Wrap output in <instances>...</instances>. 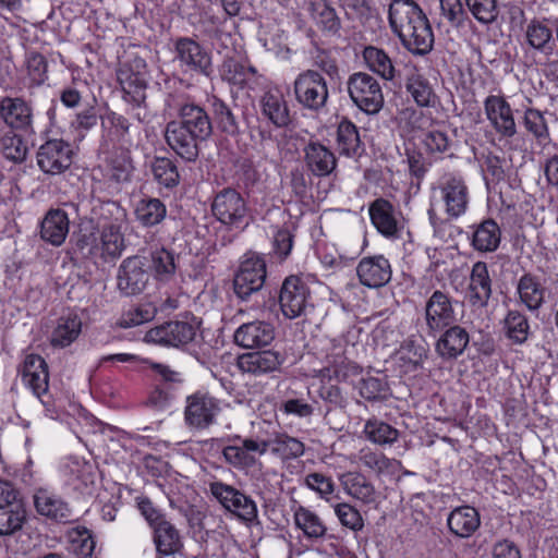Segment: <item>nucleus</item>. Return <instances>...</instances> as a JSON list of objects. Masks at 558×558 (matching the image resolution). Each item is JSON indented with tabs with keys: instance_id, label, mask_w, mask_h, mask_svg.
Returning <instances> with one entry per match:
<instances>
[{
	"instance_id": "19",
	"label": "nucleus",
	"mask_w": 558,
	"mask_h": 558,
	"mask_svg": "<svg viewBox=\"0 0 558 558\" xmlns=\"http://www.w3.org/2000/svg\"><path fill=\"white\" fill-rule=\"evenodd\" d=\"M146 258L131 256L125 258L118 269V288L126 296L142 293L149 280Z\"/></svg>"
},
{
	"instance_id": "5",
	"label": "nucleus",
	"mask_w": 558,
	"mask_h": 558,
	"mask_svg": "<svg viewBox=\"0 0 558 558\" xmlns=\"http://www.w3.org/2000/svg\"><path fill=\"white\" fill-rule=\"evenodd\" d=\"M267 277L266 262L256 253H247L240 263L233 278V291L242 301L258 293L265 284Z\"/></svg>"
},
{
	"instance_id": "31",
	"label": "nucleus",
	"mask_w": 558,
	"mask_h": 558,
	"mask_svg": "<svg viewBox=\"0 0 558 558\" xmlns=\"http://www.w3.org/2000/svg\"><path fill=\"white\" fill-rule=\"evenodd\" d=\"M492 279L485 262H476L472 266L468 286V298L472 306H487L492 296Z\"/></svg>"
},
{
	"instance_id": "33",
	"label": "nucleus",
	"mask_w": 558,
	"mask_h": 558,
	"mask_svg": "<svg viewBox=\"0 0 558 558\" xmlns=\"http://www.w3.org/2000/svg\"><path fill=\"white\" fill-rule=\"evenodd\" d=\"M262 116L276 128H287L291 121L290 109L284 96L279 92H266L259 99Z\"/></svg>"
},
{
	"instance_id": "4",
	"label": "nucleus",
	"mask_w": 558,
	"mask_h": 558,
	"mask_svg": "<svg viewBox=\"0 0 558 558\" xmlns=\"http://www.w3.org/2000/svg\"><path fill=\"white\" fill-rule=\"evenodd\" d=\"M211 213L226 230L242 232L248 226L247 203L235 189L219 191L211 203Z\"/></svg>"
},
{
	"instance_id": "51",
	"label": "nucleus",
	"mask_w": 558,
	"mask_h": 558,
	"mask_svg": "<svg viewBox=\"0 0 558 558\" xmlns=\"http://www.w3.org/2000/svg\"><path fill=\"white\" fill-rule=\"evenodd\" d=\"M507 338L515 344L524 343L530 336L527 317L519 311H509L504 320Z\"/></svg>"
},
{
	"instance_id": "2",
	"label": "nucleus",
	"mask_w": 558,
	"mask_h": 558,
	"mask_svg": "<svg viewBox=\"0 0 558 558\" xmlns=\"http://www.w3.org/2000/svg\"><path fill=\"white\" fill-rule=\"evenodd\" d=\"M388 20L392 32L403 47L417 56H425L433 49L434 34L423 10L413 0H392Z\"/></svg>"
},
{
	"instance_id": "27",
	"label": "nucleus",
	"mask_w": 558,
	"mask_h": 558,
	"mask_svg": "<svg viewBox=\"0 0 558 558\" xmlns=\"http://www.w3.org/2000/svg\"><path fill=\"white\" fill-rule=\"evenodd\" d=\"M304 162L315 177H328L337 168V158L331 149L317 141L308 142L304 148Z\"/></svg>"
},
{
	"instance_id": "17",
	"label": "nucleus",
	"mask_w": 558,
	"mask_h": 558,
	"mask_svg": "<svg viewBox=\"0 0 558 558\" xmlns=\"http://www.w3.org/2000/svg\"><path fill=\"white\" fill-rule=\"evenodd\" d=\"M221 411L219 400L204 392H196L186 399L184 420L189 427L205 429L216 422Z\"/></svg>"
},
{
	"instance_id": "37",
	"label": "nucleus",
	"mask_w": 558,
	"mask_h": 558,
	"mask_svg": "<svg viewBox=\"0 0 558 558\" xmlns=\"http://www.w3.org/2000/svg\"><path fill=\"white\" fill-rule=\"evenodd\" d=\"M501 242V230L498 223L487 218L474 226L472 233L471 245L481 253L495 252Z\"/></svg>"
},
{
	"instance_id": "41",
	"label": "nucleus",
	"mask_w": 558,
	"mask_h": 558,
	"mask_svg": "<svg viewBox=\"0 0 558 558\" xmlns=\"http://www.w3.org/2000/svg\"><path fill=\"white\" fill-rule=\"evenodd\" d=\"M36 510L41 515L57 521H69L71 511L66 502L46 489H38L34 496Z\"/></svg>"
},
{
	"instance_id": "12",
	"label": "nucleus",
	"mask_w": 558,
	"mask_h": 558,
	"mask_svg": "<svg viewBox=\"0 0 558 558\" xmlns=\"http://www.w3.org/2000/svg\"><path fill=\"white\" fill-rule=\"evenodd\" d=\"M117 78L124 94V99L141 107L146 99L147 71L145 60L136 57L131 62H124L117 72Z\"/></svg>"
},
{
	"instance_id": "63",
	"label": "nucleus",
	"mask_w": 558,
	"mask_h": 558,
	"mask_svg": "<svg viewBox=\"0 0 558 558\" xmlns=\"http://www.w3.org/2000/svg\"><path fill=\"white\" fill-rule=\"evenodd\" d=\"M150 369L159 376V383L157 386H165V388H171L175 393L178 387L182 384L183 379L181 374L171 369L168 365L148 362Z\"/></svg>"
},
{
	"instance_id": "38",
	"label": "nucleus",
	"mask_w": 558,
	"mask_h": 558,
	"mask_svg": "<svg viewBox=\"0 0 558 558\" xmlns=\"http://www.w3.org/2000/svg\"><path fill=\"white\" fill-rule=\"evenodd\" d=\"M340 483L348 495L371 505L377 499L373 483L360 472H347L340 475Z\"/></svg>"
},
{
	"instance_id": "59",
	"label": "nucleus",
	"mask_w": 558,
	"mask_h": 558,
	"mask_svg": "<svg viewBox=\"0 0 558 558\" xmlns=\"http://www.w3.org/2000/svg\"><path fill=\"white\" fill-rule=\"evenodd\" d=\"M2 151L5 159L13 162H22L27 155V145L19 135L4 136L2 138Z\"/></svg>"
},
{
	"instance_id": "45",
	"label": "nucleus",
	"mask_w": 558,
	"mask_h": 558,
	"mask_svg": "<svg viewBox=\"0 0 558 558\" xmlns=\"http://www.w3.org/2000/svg\"><path fill=\"white\" fill-rule=\"evenodd\" d=\"M517 290L521 302L530 310H538L544 302L545 289L532 274H524L518 282Z\"/></svg>"
},
{
	"instance_id": "24",
	"label": "nucleus",
	"mask_w": 558,
	"mask_h": 558,
	"mask_svg": "<svg viewBox=\"0 0 558 558\" xmlns=\"http://www.w3.org/2000/svg\"><path fill=\"white\" fill-rule=\"evenodd\" d=\"M554 28L546 20L532 19L523 32L522 47L525 51H533L544 56H551L555 48Z\"/></svg>"
},
{
	"instance_id": "29",
	"label": "nucleus",
	"mask_w": 558,
	"mask_h": 558,
	"mask_svg": "<svg viewBox=\"0 0 558 558\" xmlns=\"http://www.w3.org/2000/svg\"><path fill=\"white\" fill-rule=\"evenodd\" d=\"M447 527L457 538H470L481 526V515L474 507L459 506L447 515Z\"/></svg>"
},
{
	"instance_id": "44",
	"label": "nucleus",
	"mask_w": 558,
	"mask_h": 558,
	"mask_svg": "<svg viewBox=\"0 0 558 558\" xmlns=\"http://www.w3.org/2000/svg\"><path fill=\"white\" fill-rule=\"evenodd\" d=\"M154 181L161 187L172 190L180 182V174L174 160L168 157H154L149 165Z\"/></svg>"
},
{
	"instance_id": "34",
	"label": "nucleus",
	"mask_w": 558,
	"mask_h": 558,
	"mask_svg": "<svg viewBox=\"0 0 558 558\" xmlns=\"http://www.w3.org/2000/svg\"><path fill=\"white\" fill-rule=\"evenodd\" d=\"M70 220L68 214L60 209H50L40 225V236L54 246H60L69 233Z\"/></svg>"
},
{
	"instance_id": "26",
	"label": "nucleus",
	"mask_w": 558,
	"mask_h": 558,
	"mask_svg": "<svg viewBox=\"0 0 558 558\" xmlns=\"http://www.w3.org/2000/svg\"><path fill=\"white\" fill-rule=\"evenodd\" d=\"M487 119L494 129L504 137H512L517 133V125L510 105L500 96L490 95L484 101Z\"/></svg>"
},
{
	"instance_id": "14",
	"label": "nucleus",
	"mask_w": 558,
	"mask_h": 558,
	"mask_svg": "<svg viewBox=\"0 0 558 558\" xmlns=\"http://www.w3.org/2000/svg\"><path fill=\"white\" fill-rule=\"evenodd\" d=\"M38 168L48 175L65 172L73 162V149L63 140H48L36 153Z\"/></svg>"
},
{
	"instance_id": "47",
	"label": "nucleus",
	"mask_w": 558,
	"mask_h": 558,
	"mask_svg": "<svg viewBox=\"0 0 558 558\" xmlns=\"http://www.w3.org/2000/svg\"><path fill=\"white\" fill-rule=\"evenodd\" d=\"M293 519L296 527L302 530L304 536L308 539L322 538L327 532L322 519L303 506H299L294 510Z\"/></svg>"
},
{
	"instance_id": "46",
	"label": "nucleus",
	"mask_w": 558,
	"mask_h": 558,
	"mask_svg": "<svg viewBox=\"0 0 558 558\" xmlns=\"http://www.w3.org/2000/svg\"><path fill=\"white\" fill-rule=\"evenodd\" d=\"M81 329L82 322L76 315L61 316L52 331L51 344L59 348L70 345L78 337Z\"/></svg>"
},
{
	"instance_id": "49",
	"label": "nucleus",
	"mask_w": 558,
	"mask_h": 558,
	"mask_svg": "<svg viewBox=\"0 0 558 558\" xmlns=\"http://www.w3.org/2000/svg\"><path fill=\"white\" fill-rule=\"evenodd\" d=\"M366 438L379 446L392 445L399 438V430L388 423L377 418H368L363 429Z\"/></svg>"
},
{
	"instance_id": "39",
	"label": "nucleus",
	"mask_w": 558,
	"mask_h": 558,
	"mask_svg": "<svg viewBox=\"0 0 558 558\" xmlns=\"http://www.w3.org/2000/svg\"><path fill=\"white\" fill-rule=\"evenodd\" d=\"M136 221L146 228L161 223L167 216V207L159 198L143 195L134 205Z\"/></svg>"
},
{
	"instance_id": "43",
	"label": "nucleus",
	"mask_w": 558,
	"mask_h": 558,
	"mask_svg": "<svg viewBox=\"0 0 558 558\" xmlns=\"http://www.w3.org/2000/svg\"><path fill=\"white\" fill-rule=\"evenodd\" d=\"M146 267L149 268L155 279L169 281L177 269L174 253L165 247L155 248L149 253V264Z\"/></svg>"
},
{
	"instance_id": "32",
	"label": "nucleus",
	"mask_w": 558,
	"mask_h": 558,
	"mask_svg": "<svg viewBox=\"0 0 558 558\" xmlns=\"http://www.w3.org/2000/svg\"><path fill=\"white\" fill-rule=\"evenodd\" d=\"M153 541L158 558L182 554L184 547L180 531L168 520L153 529Z\"/></svg>"
},
{
	"instance_id": "48",
	"label": "nucleus",
	"mask_w": 558,
	"mask_h": 558,
	"mask_svg": "<svg viewBox=\"0 0 558 558\" xmlns=\"http://www.w3.org/2000/svg\"><path fill=\"white\" fill-rule=\"evenodd\" d=\"M405 88L417 106L432 107L435 105L436 95L434 89L423 75L418 73L408 75Z\"/></svg>"
},
{
	"instance_id": "54",
	"label": "nucleus",
	"mask_w": 558,
	"mask_h": 558,
	"mask_svg": "<svg viewBox=\"0 0 558 558\" xmlns=\"http://www.w3.org/2000/svg\"><path fill=\"white\" fill-rule=\"evenodd\" d=\"M364 59L373 72H376L385 80L393 77L395 68L388 54L376 47H367L364 50Z\"/></svg>"
},
{
	"instance_id": "30",
	"label": "nucleus",
	"mask_w": 558,
	"mask_h": 558,
	"mask_svg": "<svg viewBox=\"0 0 558 558\" xmlns=\"http://www.w3.org/2000/svg\"><path fill=\"white\" fill-rule=\"evenodd\" d=\"M439 335L435 350L444 360L458 359L463 354L470 342L469 332L457 323L447 327Z\"/></svg>"
},
{
	"instance_id": "6",
	"label": "nucleus",
	"mask_w": 558,
	"mask_h": 558,
	"mask_svg": "<svg viewBox=\"0 0 558 558\" xmlns=\"http://www.w3.org/2000/svg\"><path fill=\"white\" fill-rule=\"evenodd\" d=\"M298 104L310 111L319 112L326 107L329 92L325 77L315 70L300 73L293 84Z\"/></svg>"
},
{
	"instance_id": "20",
	"label": "nucleus",
	"mask_w": 558,
	"mask_h": 558,
	"mask_svg": "<svg viewBox=\"0 0 558 558\" xmlns=\"http://www.w3.org/2000/svg\"><path fill=\"white\" fill-rule=\"evenodd\" d=\"M23 381L33 393L40 399L43 405L50 411L53 407L48 395L49 373L46 361L37 354L26 356L22 373Z\"/></svg>"
},
{
	"instance_id": "21",
	"label": "nucleus",
	"mask_w": 558,
	"mask_h": 558,
	"mask_svg": "<svg viewBox=\"0 0 558 558\" xmlns=\"http://www.w3.org/2000/svg\"><path fill=\"white\" fill-rule=\"evenodd\" d=\"M220 76L225 82L241 89H254L263 78L255 66L231 56L225 57L220 66Z\"/></svg>"
},
{
	"instance_id": "60",
	"label": "nucleus",
	"mask_w": 558,
	"mask_h": 558,
	"mask_svg": "<svg viewBox=\"0 0 558 558\" xmlns=\"http://www.w3.org/2000/svg\"><path fill=\"white\" fill-rule=\"evenodd\" d=\"M335 512L343 526L352 531H360L363 529V518L360 511L353 506L345 502L337 504L335 506Z\"/></svg>"
},
{
	"instance_id": "28",
	"label": "nucleus",
	"mask_w": 558,
	"mask_h": 558,
	"mask_svg": "<svg viewBox=\"0 0 558 558\" xmlns=\"http://www.w3.org/2000/svg\"><path fill=\"white\" fill-rule=\"evenodd\" d=\"M0 117L12 129L22 131L32 129V106L21 97H3L0 100Z\"/></svg>"
},
{
	"instance_id": "42",
	"label": "nucleus",
	"mask_w": 558,
	"mask_h": 558,
	"mask_svg": "<svg viewBox=\"0 0 558 558\" xmlns=\"http://www.w3.org/2000/svg\"><path fill=\"white\" fill-rule=\"evenodd\" d=\"M268 450L282 461L295 460L304 454L305 445L287 433H275L268 438Z\"/></svg>"
},
{
	"instance_id": "64",
	"label": "nucleus",
	"mask_w": 558,
	"mask_h": 558,
	"mask_svg": "<svg viewBox=\"0 0 558 558\" xmlns=\"http://www.w3.org/2000/svg\"><path fill=\"white\" fill-rule=\"evenodd\" d=\"M150 369L159 376V383L157 386H165V388H171L175 393L178 387L182 384L183 379L181 374L171 369L168 365L148 362Z\"/></svg>"
},
{
	"instance_id": "57",
	"label": "nucleus",
	"mask_w": 558,
	"mask_h": 558,
	"mask_svg": "<svg viewBox=\"0 0 558 558\" xmlns=\"http://www.w3.org/2000/svg\"><path fill=\"white\" fill-rule=\"evenodd\" d=\"M26 520V509L0 508V535H11L22 529Z\"/></svg>"
},
{
	"instance_id": "22",
	"label": "nucleus",
	"mask_w": 558,
	"mask_h": 558,
	"mask_svg": "<svg viewBox=\"0 0 558 558\" xmlns=\"http://www.w3.org/2000/svg\"><path fill=\"white\" fill-rule=\"evenodd\" d=\"M369 217L379 233L386 238H399L403 228L401 213L385 198H376L371 203Z\"/></svg>"
},
{
	"instance_id": "62",
	"label": "nucleus",
	"mask_w": 558,
	"mask_h": 558,
	"mask_svg": "<svg viewBox=\"0 0 558 558\" xmlns=\"http://www.w3.org/2000/svg\"><path fill=\"white\" fill-rule=\"evenodd\" d=\"M225 460L236 469L251 468L255 464L256 459L254 456L245 453L243 447L240 445H229L222 450Z\"/></svg>"
},
{
	"instance_id": "11",
	"label": "nucleus",
	"mask_w": 558,
	"mask_h": 558,
	"mask_svg": "<svg viewBox=\"0 0 558 558\" xmlns=\"http://www.w3.org/2000/svg\"><path fill=\"white\" fill-rule=\"evenodd\" d=\"M288 359L283 350L267 349L240 354L236 366L243 374L262 377L281 373Z\"/></svg>"
},
{
	"instance_id": "61",
	"label": "nucleus",
	"mask_w": 558,
	"mask_h": 558,
	"mask_svg": "<svg viewBox=\"0 0 558 558\" xmlns=\"http://www.w3.org/2000/svg\"><path fill=\"white\" fill-rule=\"evenodd\" d=\"M28 77L33 85L39 86L47 80V61L38 52H31L26 60Z\"/></svg>"
},
{
	"instance_id": "50",
	"label": "nucleus",
	"mask_w": 558,
	"mask_h": 558,
	"mask_svg": "<svg viewBox=\"0 0 558 558\" xmlns=\"http://www.w3.org/2000/svg\"><path fill=\"white\" fill-rule=\"evenodd\" d=\"M209 101L211 106V113L218 128L229 135L238 134L240 132L239 121L233 109L216 96H214Z\"/></svg>"
},
{
	"instance_id": "40",
	"label": "nucleus",
	"mask_w": 558,
	"mask_h": 558,
	"mask_svg": "<svg viewBox=\"0 0 558 558\" xmlns=\"http://www.w3.org/2000/svg\"><path fill=\"white\" fill-rule=\"evenodd\" d=\"M337 146L340 155L350 158H357L365 150L356 125L347 119L338 125Z\"/></svg>"
},
{
	"instance_id": "36",
	"label": "nucleus",
	"mask_w": 558,
	"mask_h": 558,
	"mask_svg": "<svg viewBox=\"0 0 558 558\" xmlns=\"http://www.w3.org/2000/svg\"><path fill=\"white\" fill-rule=\"evenodd\" d=\"M323 372L330 379L348 381L361 374L362 367L344 355L341 347H333L330 354L327 355V366Z\"/></svg>"
},
{
	"instance_id": "52",
	"label": "nucleus",
	"mask_w": 558,
	"mask_h": 558,
	"mask_svg": "<svg viewBox=\"0 0 558 558\" xmlns=\"http://www.w3.org/2000/svg\"><path fill=\"white\" fill-rule=\"evenodd\" d=\"M360 396L368 402L387 400L391 392L385 378L368 376L360 379L357 385Z\"/></svg>"
},
{
	"instance_id": "8",
	"label": "nucleus",
	"mask_w": 558,
	"mask_h": 558,
	"mask_svg": "<svg viewBox=\"0 0 558 558\" xmlns=\"http://www.w3.org/2000/svg\"><path fill=\"white\" fill-rule=\"evenodd\" d=\"M209 492L225 510L243 522L252 523L257 519V505L253 498L232 485L216 481L209 484Z\"/></svg>"
},
{
	"instance_id": "7",
	"label": "nucleus",
	"mask_w": 558,
	"mask_h": 558,
	"mask_svg": "<svg viewBox=\"0 0 558 558\" xmlns=\"http://www.w3.org/2000/svg\"><path fill=\"white\" fill-rule=\"evenodd\" d=\"M454 301L448 293L435 290L426 300L424 307L425 332L436 338L447 327L458 323Z\"/></svg>"
},
{
	"instance_id": "18",
	"label": "nucleus",
	"mask_w": 558,
	"mask_h": 558,
	"mask_svg": "<svg viewBox=\"0 0 558 558\" xmlns=\"http://www.w3.org/2000/svg\"><path fill=\"white\" fill-rule=\"evenodd\" d=\"M438 189L446 214L450 218L457 219L465 214L469 205V190L462 175L452 172L444 174Z\"/></svg>"
},
{
	"instance_id": "53",
	"label": "nucleus",
	"mask_w": 558,
	"mask_h": 558,
	"mask_svg": "<svg viewBox=\"0 0 558 558\" xmlns=\"http://www.w3.org/2000/svg\"><path fill=\"white\" fill-rule=\"evenodd\" d=\"M523 124L539 145H546L550 142L547 122L538 109L527 108L524 112Z\"/></svg>"
},
{
	"instance_id": "56",
	"label": "nucleus",
	"mask_w": 558,
	"mask_h": 558,
	"mask_svg": "<svg viewBox=\"0 0 558 558\" xmlns=\"http://www.w3.org/2000/svg\"><path fill=\"white\" fill-rule=\"evenodd\" d=\"M465 3L480 23L489 24L498 17L497 0H465Z\"/></svg>"
},
{
	"instance_id": "9",
	"label": "nucleus",
	"mask_w": 558,
	"mask_h": 558,
	"mask_svg": "<svg viewBox=\"0 0 558 558\" xmlns=\"http://www.w3.org/2000/svg\"><path fill=\"white\" fill-rule=\"evenodd\" d=\"M353 104L367 114H375L384 106V95L379 82L371 74L353 73L347 83Z\"/></svg>"
},
{
	"instance_id": "1",
	"label": "nucleus",
	"mask_w": 558,
	"mask_h": 558,
	"mask_svg": "<svg viewBox=\"0 0 558 558\" xmlns=\"http://www.w3.org/2000/svg\"><path fill=\"white\" fill-rule=\"evenodd\" d=\"M175 111L177 118L165 126V141L180 158L194 162L199 156L201 145L213 135V119L193 101L178 102Z\"/></svg>"
},
{
	"instance_id": "55",
	"label": "nucleus",
	"mask_w": 558,
	"mask_h": 558,
	"mask_svg": "<svg viewBox=\"0 0 558 558\" xmlns=\"http://www.w3.org/2000/svg\"><path fill=\"white\" fill-rule=\"evenodd\" d=\"M101 117L102 116L97 113L95 107H89L77 112L70 123V129L75 134V138L80 141L84 140L87 132L98 124V120H101Z\"/></svg>"
},
{
	"instance_id": "3",
	"label": "nucleus",
	"mask_w": 558,
	"mask_h": 558,
	"mask_svg": "<svg viewBox=\"0 0 558 558\" xmlns=\"http://www.w3.org/2000/svg\"><path fill=\"white\" fill-rule=\"evenodd\" d=\"M102 216L112 219L101 227L100 242L92 245L88 253L92 258L100 257L105 262L120 257L124 250L122 226L126 220V210L117 202H107L101 206Z\"/></svg>"
},
{
	"instance_id": "25",
	"label": "nucleus",
	"mask_w": 558,
	"mask_h": 558,
	"mask_svg": "<svg viewBox=\"0 0 558 558\" xmlns=\"http://www.w3.org/2000/svg\"><path fill=\"white\" fill-rule=\"evenodd\" d=\"M235 344L244 349H255L269 345L275 339V327L264 320L242 324L233 335Z\"/></svg>"
},
{
	"instance_id": "16",
	"label": "nucleus",
	"mask_w": 558,
	"mask_h": 558,
	"mask_svg": "<svg viewBox=\"0 0 558 558\" xmlns=\"http://www.w3.org/2000/svg\"><path fill=\"white\" fill-rule=\"evenodd\" d=\"M311 299V290L307 283L299 276H289L282 282L279 304L282 314L293 319L301 316Z\"/></svg>"
},
{
	"instance_id": "10",
	"label": "nucleus",
	"mask_w": 558,
	"mask_h": 558,
	"mask_svg": "<svg viewBox=\"0 0 558 558\" xmlns=\"http://www.w3.org/2000/svg\"><path fill=\"white\" fill-rule=\"evenodd\" d=\"M142 128L129 118L114 111L101 117V137L108 145L129 150L141 137Z\"/></svg>"
},
{
	"instance_id": "58",
	"label": "nucleus",
	"mask_w": 558,
	"mask_h": 558,
	"mask_svg": "<svg viewBox=\"0 0 558 558\" xmlns=\"http://www.w3.org/2000/svg\"><path fill=\"white\" fill-rule=\"evenodd\" d=\"M132 162L128 155L112 157L108 165V178L116 183L128 182L132 174Z\"/></svg>"
},
{
	"instance_id": "23",
	"label": "nucleus",
	"mask_w": 558,
	"mask_h": 558,
	"mask_svg": "<svg viewBox=\"0 0 558 558\" xmlns=\"http://www.w3.org/2000/svg\"><path fill=\"white\" fill-rule=\"evenodd\" d=\"M361 284L369 289L385 287L392 276L389 260L384 255L363 257L356 266Z\"/></svg>"
},
{
	"instance_id": "13",
	"label": "nucleus",
	"mask_w": 558,
	"mask_h": 558,
	"mask_svg": "<svg viewBox=\"0 0 558 558\" xmlns=\"http://www.w3.org/2000/svg\"><path fill=\"white\" fill-rule=\"evenodd\" d=\"M174 61L184 72L209 76L213 72L209 52L190 37H179L174 41Z\"/></svg>"
},
{
	"instance_id": "35",
	"label": "nucleus",
	"mask_w": 558,
	"mask_h": 558,
	"mask_svg": "<svg viewBox=\"0 0 558 558\" xmlns=\"http://www.w3.org/2000/svg\"><path fill=\"white\" fill-rule=\"evenodd\" d=\"M308 11L324 35L340 37L341 19L327 0H311Z\"/></svg>"
},
{
	"instance_id": "15",
	"label": "nucleus",
	"mask_w": 558,
	"mask_h": 558,
	"mask_svg": "<svg viewBox=\"0 0 558 558\" xmlns=\"http://www.w3.org/2000/svg\"><path fill=\"white\" fill-rule=\"evenodd\" d=\"M196 336L195 323L171 320L149 329L144 339L146 342L180 348L194 341Z\"/></svg>"
}]
</instances>
